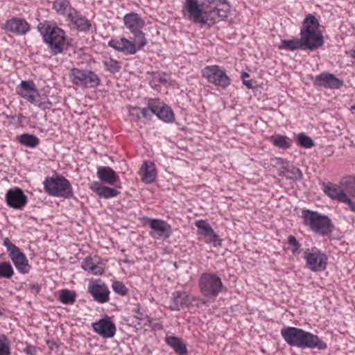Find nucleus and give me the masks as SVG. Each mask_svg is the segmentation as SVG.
I'll list each match as a JSON object with an SVG mask.
<instances>
[{
  "label": "nucleus",
  "mask_w": 355,
  "mask_h": 355,
  "mask_svg": "<svg viewBox=\"0 0 355 355\" xmlns=\"http://www.w3.org/2000/svg\"><path fill=\"white\" fill-rule=\"evenodd\" d=\"M318 19L312 15L306 16L300 31V39L303 50L315 51L324 44L323 36L317 31Z\"/></svg>",
  "instance_id": "2"
},
{
  "label": "nucleus",
  "mask_w": 355,
  "mask_h": 355,
  "mask_svg": "<svg viewBox=\"0 0 355 355\" xmlns=\"http://www.w3.org/2000/svg\"><path fill=\"white\" fill-rule=\"evenodd\" d=\"M106 70L112 73H115L120 71L121 64L119 62L112 58H108L103 62Z\"/></svg>",
  "instance_id": "38"
},
{
  "label": "nucleus",
  "mask_w": 355,
  "mask_h": 355,
  "mask_svg": "<svg viewBox=\"0 0 355 355\" xmlns=\"http://www.w3.org/2000/svg\"><path fill=\"white\" fill-rule=\"evenodd\" d=\"M166 342L177 354L183 355L187 353L186 344L180 338L169 336L166 338Z\"/></svg>",
  "instance_id": "31"
},
{
  "label": "nucleus",
  "mask_w": 355,
  "mask_h": 355,
  "mask_svg": "<svg viewBox=\"0 0 355 355\" xmlns=\"http://www.w3.org/2000/svg\"><path fill=\"white\" fill-rule=\"evenodd\" d=\"M199 286L204 295L216 297L223 288L221 279L212 273H204L200 278Z\"/></svg>",
  "instance_id": "13"
},
{
  "label": "nucleus",
  "mask_w": 355,
  "mask_h": 355,
  "mask_svg": "<svg viewBox=\"0 0 355 355\" xmlns=\"http://www.w3.org/2000/svg\"><path fill=\"white\" fill-rule=\"evenodd\" d=\"M81 267L92 275H100L104 272V267L97 257H87L82 262Z\"/></svg>",
  "instance_id": "22"
},
{
  "label": "nucleus",
  "mask_w": 355,
  "mask_h": 355,
  "mask_svg": "<svg viewBox=\"0 0 355 355\" xmlns=\"http://www.w3.org/2000/svg\"><path fill=\"white\" fill-rule=\"evenodd\" d=\"M133 311L137 313L135 317L138 320H144L148 318V315L145 313L139 304H135V307L134 308Z\"/></svg>",
  "instance_id": "46"
},
{
  "label": "nucleus",
  "mask_w": 355,
  "mask_h": 355,
  "mask_svg": "<svg viewBox=\"0 0 355 355\" xmlns=\"http://www.w3.org/2000/svg\"><path fill=\"white\" fill-rule=\"evenodd\" d=\"M343 202L346 203L349 207L350 209L355 212V202L352 201L348 196L346 197Z\"/></svg>",
  "instance_id": "49"
},
{
  "label": "nucleus",
  "mask_w": 355,
  "mask_h": 355,
  "mask_svg": "<svg viewBox=\"0 0 355 355\" xmlns=\"http://www.w3.org/2000/svg\"><path fill=\"white\" fill-rule=\"evenodd\" d=\"M97 176L103 182L114 185L119 180L116 172L109 166H99Z\"/></svg>",
  "instance_id": "27"
},
{
  "label": "nucleus",
  "mask_w": 355,
  "mask_h": 355,
  "mask_svg": "<svg viewBox=\"0 0 355 355\" xmlns=\"http://www.w3.org/2000/svg\"><path fill=\"white\" fill-rule=\"evenodd\" d=\"M94 330L103 338H112L116 331L115 324L108 316L92 324Z\"/></svg>",
  "instance_id": "21"
},
{
  "label": "nucleus",
  "mask_w": 355,
  "mask_h": 355,
  "mask_svg": "<svg viewBox=\"0 0 355 355\" xmlns=\"http://www.w3.org/2000/svg\"><path fill=\"white\" fill-rule=\"evenodd\" d=\"M29 288L35 292V294L38 293L40 290V286L38 284L34 283L29 285Z\"/></svg>",
  "instance_id": "50"
},
{
  "label": "nucleus",
  "mask_w": 355,
  "mask_h": 355,
  "mask_svg": "<svg viewBox=\"0 0 355 355\" xmlns=\"http://www.w3.org/2000/svg\"><path fill=\"white\" fill-rule=\"evenodd\" d=\"M123 21L125 26L132 33L141 30L145 24L144 21L135 12L126 14L123 17Z\"/></svg>",
  "instance_id": "26"
},
{
  "label": "nucleus",
  "mask_w": 355,
  "mask_h": 355,
  "mask_svg": "<svg viewBox=\"0 0 355 355\" xmlns=\"http://www.w3.org/2000/svg\"><path fill=\"white\" fill-rule=\"evenodd\" d=\"M288 245L294 256L300 254L302 252L301 245L295 236L290 235L288 237Z\"/></svg>",
  "instance_id": "39"
},
{
  "label": "nucleus",
  "mask_w": 355,
  "mask_h": 355,
  "mask_svg": "<svg viewBox=\"0 0 355 355\" xmlns=\"http://www.w3.org/2000/svg\"><path fill=\"white\" fill-rule=\"evenodd\" d=\"M24 352L26 354H29V355H33V354L37 353L36 348L34 346H32L30 345H27L26 346V347L24 349Z\"/></svg>",
  "instance_id": "48"
},
{
  "label": "nucleus",
  "mask_w": 355,
  "mask_h": 355,
  "mask_svg": "<svg viewBox=\"0 0 355 355\" xmlns=\"http://www.w3.org/2000/svg\"><path fill=\"white\" fill-rule=\"evenodd\" d=\"M272 144L280 148L287 149L291 146V142L286 136L277 135L271 137Z\"/></svg>",
  "instance_id": "36"
},
{
  "label": "nucleus",
  "mask_w": 355,
  "mask_h": 355,
  "mask_svg": "<svg viewBox=\"0 0 355 355\" xmlns=\"http://www.w3.org/2000/svg\"><path fill=\"white\" fill-rule=\"evenodd\" d=\"M323 191L326 195H327L330 198L333 200H337L339 202H343L346 197L347 196L345 193V191H343V187L340 186H338L333 183H329L327 184Z\"/></svg>",
  "instance_id": "29"
},
{
  "label": "nucleus",
  "mask_w": 355,
  "mask_h": 355,
  "mask_svg": "<svg viewBox=\"0 0 355 355\" xmlns=\"http://www.w3.org/2000/svg\"><path fill=\"white\" fill-rule=\"evenodd\" d=\"M112 288L113 291L121 295H125L128 294V288L125 287L124 284L119 281H115L112 283Z\"/></svg>",
  "instance_id": "44"
},
{
  "label": "nucleus",
  "mask_w": 355,
  "mask_h": 355,
  "mask_svg": "<svg viewBox=\"0 0 355 355\" xmlns=\"http://www.w3.org/2000/svg\"><path fill=\"white\" fill-rule=\"evenodd\" d=\"M148 226L153 230L159 237L168 239L171 236L172 229L171 225L160 219H149Z\"/></svg>",
  "instance_id": "25"
},
{
  "label": "nucleus",
  "mask_w": 355,
  "mask_h": 355,
  "mask_svg": "<svg viewBox=\"0 0 355 355\" xmlns=\"http://www.w3.org/2000/svg\"><path fill=\"white\" fill-rule=\"evenodd\" d=\"M67 20L72 28L80 32L87 33L92 27L90 21L75 8H70Z\"/></svg>",
  "instance_id": "16"
},
{
  "label": "nucleus",
  "mask_w": 355,
  "mask_h": 355,
  "mask_svg": "<svg viewBox=\"0 0 355 355\" xmlns=\"http://www.w3.org/2000/svg\"><path fill=\"white\" fill-rule=\"evenodd\" d=\"M286 172L287 175H286V178L287 179L297 180L302 178V173L298 168L292 166L289 170H287Z\"/></svg>",
  "instance_id": "42"
},
{
  "label": "nucleus",
  "mask_w": 355,
  "mask_h": 355,
  "mask_svg": "<svg viewBox=\"0 0 355 355\" xmlns=\"http://www.w3.org/2000/svg\"><path fill=\"white\" fill-rule=\"evenodd\" d=\"M279 48L280 49H286V50L292 51L298 50V49L303 50L300 38L289 40H282Z\"/></svg>",
  "instance_id": "34"
},
{
  "label": "nucleus",
  "mask_w": 355,
  "mask_h": 355,
  "mask_svg": "<svg viewBox=\"0 0 355 355\" xmlns=\"http://www.w3.org/2000/svg\"><path fill=\"white\" fill-rule=\"evenodd\" d=\"M281 334L291 346L318 350L325 349L327 347V343L317 335L300 328L293 327L283 328L281 330Z\"/></svg>",
  "instance_id": "1"
},
{
  "label": "nucleus",
  "mask_w": 355,
  "mask_h": 355,
  "mask_svg": "<svg viewBox=\"0 0 355 355\" xmlns=\"http://www.w3.org/2000/svg\"><path fill=\"white\" fill-rule=\"evenodd\" d=\"M135 36L134 42H131L124 37L120 40L112 39L108 45L118 51L126 54H135L137 51L147 44L145 34L141 30L132 33Z\"/></svg>",
  "instance_id": "7"
},
{
  "label": "nucleus",
  "mask_w": 355,
  "mask_h": 355,
  "mask_svg": "<svg viewBox=\"0 0 355 355\" xmlns=\"http://www.w3.org/2000/svg\"><path fill=\"white\" fill-rule=\"evenodd\" d=\"M90 189L96 193L100 198H110L117 196L120 192L115 189L103 186L98 182H93Z\"/></svg>",
  "instance_id": "28"
},
{
  "label": "nucleus",
  "mask_w": 355,
  "mask_h": 355,
  "mask_svg": "<svg viewBox=\"0 0 355 355\" xmlns=\"http://www.w3.org/2000/svg\"><path fill=\"white\" fill-rule=\"evenodd\" d=\"M202 75L207 79L208 82L223 88H225L230 85V79L218 65L207 66L202 70Z\"/></svg>",
  "instance_id": "14"
},
{
  "label": "nucleus",
  "mask_w": 355,
  "mask_h": 355,
  "mask_svg": "<svg viewBox=\"0 0 355 355\" xmlns=\"http://www.w3.org/2000/svg\"><path fill=\"white\" fill-rule=\"evenodd\" d=\"M139 173L143 182L146 184H151L155 180V168L154 164L150 161H146L142 164Z\"/></svg>",
  "instance_id": "30"
},
{
  "label": "nucleus",
  "mask_w": 355,
  "mask_h": 355,
  "mask_svg": "<svg viewBox=\"0 0 355 355\" xmlns=\"http://www.w3.org/2000/svg\"><path fill=\"white\" fill-rule=\"evenodd\" d=\"M248 77H249V74L248 73H246V72L242 73L241 78H242L243 80H245V78H248Z\"/></svg>",
  "instance_id": "53"
},
{
  "label": "nucleus",
  "mask_w": 355,
  "mask_h": 355,
  "mask_svg": "<svg viewBox=\"0 0 355 355\" xmlns=\"http://www.w3.org/2000/svg\"><path fill=\"white\" fill-rule=\"evenodd\" d=\"M141 118H144L146 119H150L152 115L153 114V113L151 112L150 109L148 107L141 108Z\"/></svg>",
  "instance_id": "47"
},
{
  "label": "nucleus",
  "mask_w": 355,
  "mask_h": 355,
  "mask_svg": "<svg viewBox=\"0 0 355 355\" xmlns=\"http://www.w3.org/2000/svg\"><path fill=\"white\" fill-rule=\"evenodd\" d=\"M38 31L52 53L57 55L63 51L66 46L65 34L55 24L47 21L40 23Z\"/></svg>",
  "instance_id": "3"
},
{
  "label": "nucleus",
  "mask_w": 355,
  "mask_h": 355,
  "mask_svg": "<svg viewBox=\"0 0 355 355\" xmlns=\"http://www.w3.org/2000/svg\"><path fill=\"white\" fill-rule=\"evenodd\" d=\"M18 141L21 144L30 148H35L40 143L39 139L35 135L26 133L19 136Z\"/></svg>",
  "instance_id": "33"
},
{
  "label": "nucleus",
  "mask_w": 355,
  "mask_h": 355,
  "mask_svg": "<svg viewBox=\"0 0 355 355\" xmlns=\"http://www.w3.org/2000/svg\"><path fill=\"white\" fill-rule=\"evenodd\" d=\"M159 81L161 83H166V80L165 79H160Z\"/></svg>",
  "instance_id": "54"
},
{
  "label": "nucleus",
  "mask_w": 355,
  "mask_h": 355,
  "mask_svg": "<svg viewBox=\"0 0 355 355\" xmlns=\"http://www.w3.org/2000/svg\"><path fill=\"white\" fill-rule=\"evenodd\" d=\"M3 28L6 32L16 35H24L31 29L30 24L25 19L17 17L6 20Z\"/></svg>",
  "instance_id": "17"
},
{
  "label": "nucleus",
  "mask_w": 355,
  "mask_h": 355,
  "mask_svg": "<svg viewBox=\"0 0 355 355\" xmlns=\"http://www.w3.org/2000/svg\"><path fill=\"white\" fill-rule=\"evenodd\" d=\"M208 7H205V17L208 20H224L228 17L230 6L227 0H207Z\"/></svg>",
  "instance_id": "11"
},
{
  "label": "nucleus",
  "mask_w": 355,
  "mask_h": 355,
  "mask_svg": "<svg viewBox=\"0 0 355 355\" xmlns=\"http://www.w3.org/2000/svg\"><path fill=\"white\" fill-rule=\"evenodd\" d=\"M69 77L74 85L87 88L96 87L101 83L99 77L94 71L87 69L73 68Z\"/></svg>",
  "instance_id": "10"
},
{
  "label": "nucleus",
  "mask_w": 355,
  "mask_h": 355,
  "mask_svg": "<svg viewBox=\"0 0 355 355\" xmlns=\"http://www.w3.org/2000/svg\"><path fill=\"white\" fill-rule=\"evenodd\" d=\"M147 105L159 119L165 122H172L174 120V114L171 108L159 99L150 98Z\"/></svg>",
  "instance_id": "15"
},
{
  "label": "nucleus",
  "mask_w": 355,
  "mask_h": 355,
  "mask_svg": "<svg viewBox=\"0 0 355 355\" xmlns=\"http://www.w3.org/2000/svg\"><path fill=\"white\" fill-rule=\"evenodd\" d=\"M88 291L94 299L99 303H105L109 301L110 291L104 284H90Z\"/></svg>",
  "instance_id": "24"
},
{
  "label": "nucleus",
  "mask_w": 355,
  "mask_h": 355,
  "mask_svg": "<svg viewBox=\"0 0 355 355\" xmlns=\"http://www.w3.org/2000/svg\"><path fill=\"white\" fill-rule=\"evenodd\" d=\"M59 300L64 304H71L76 300V293L67 289L62 290L60 293Z\"/></svg>",
  "instance_id": "37"
},
{
  "label": "nucleus",
  "mask_w": 355,
  "mask_h": 355,
  "mask_svg": "<svg viewBox=\"0 0 355 355\" xmlns=\"http://www.w3.org/2000/svg\"><path fill=\"white\" fill-rule=\"evenodd\" d=\"M340 185L347 196L355 197V178L352 176L343 178L340 181Z\"/></svg>",
  "instance_id": "32"
},
{
  "label": "nucleus",
  "mask_w": 355,
  "mask_h": 355,
  "mask_svg": "<svg viewBox=\"0 0 355 355\" xmlns=\"http://www.w3.org/2000/svg\"><path fill=\"white\" fill-rule=\"evenodd\" d=\"M298 143L301 146L306 148H311L313 146L312 139L304 133H300L298 135Z\"/></svg>",
  "instance_id": "43"
},
{
  "label": "nucleus",
  "mask_w": 355,
  "mask_h": 355,
  "mask_svg": "<svg viewBox=\"0 0 355 355\" xmlns=\"http://www.w3.org/2000/svg\"><path fill=\"white\" fill-rule=\"evenodd\" d=\"M191 304L189 297L184 291H175L173 293L171 298L169 309L172 311H180L187 307Z\"/></svg>",
  "instance_id": "23"
},
{
  "label": "nucleus",
  "mask_w": 355,
  "mask_h": 355,
  "mask_svg": "<svg viewBox=\"0 0 355 355\" xmlns=\"http://www.w3.org/2000/svg\"><path fill=\"white\" fill-rule=\"evenodd\" d=\"M3 245L6 248L8 257L11 259L16 269L21 274H27L31 266L23 252L19 247L12 243L8 238L3 239Z\"/></svg>",
  "instance_id": "8"
},
{
  "label": "nucleus",
  "mask_w": 355,
  "mask_h": 355,
  "mask_svg": "<svg viewBox=\"0 0 355 355\" xmlns=\"http://www.w3.org/2000/svg\"><path fill=\"white\" fill-rule=\"evenodd\" d=\"M243 83L249 89H251L253 87L252 80H243Z\"/></svg>",
  "instance_id": "51"
},
{
  "label": "nucleus",
  "mask_w": 355,
  "mask_h": 355,
  "mask_svg": "<svg viewBox=\"0 0 355 355\" xmlns=\"http://www.w3.org/2000/svg\"><path fill=\"white\" fill-rule=\"evenodd\" d=\"M289 169H290V168H288V167H285V166L281 167V168H280V174L283 175L284 176L286 177V175H287L286 171L289 170Z\"/></svg>",
  "instance_id": "52"
},
{
  "label": "nucleus",
  "mask_w": 355,
  "mask_h": 355,
  "mask_svg": "<svg viewBox=\"0 0 355 355\" xmlns=\"http://www.w3.org/2000/svg\"><path fill=\"white\" fill-rule=\"evenodd\" d=\"M313 81L315 86L331 89H339L343 85L342 80L327 72L322 73L315 76Z\"/></svg>",
  "instance_id": "18"
},
{
  "label": "nucleus",
  "mask_w": 355,
  "mask_h": 355,
  "mask_svg": "<svg viewBox=\"0 0 355 355\" xmlns=\"http://www.w3.org/2000/svg\"><path fill=\"white\" fill-rule=\"evenodd\" d=\"M352 109H354V110H355V105L352 107Z\"/></svg>",
  "instance_id": "55"
},
{
  "label": "nucleus",
  "mask_w": 355,
  "mask_h": 355,
  "mask_svg": "<svg viewBox=\"0 0 355 355\" xmlns=\"http://www.w3.org/2000/svg\"><path fill=\"white\" fill-rule=\"evenodd\" d=\"M10 341L4 335L0 336V355H10Z\"/></svg>",
  "instance_id": "41"
},
{
  "label": "nucleus",
  "mask_w": 355,
  "mask_h": 355,
  "mask_svg": "<svg viewBox=\"0 0 355 355\" xmlns=\"http://www.w3.org/2000/svg\"><path fill=\"white\" fill-rule=\"evenodd\" d=\"M205 7H208L207 0L203 1L200 5L198 0H185L182 11L189 20L196 24L205 25L207 24Z\"/></svg>",
  "instance_id": "9"
},
{
  "label": "nucleus",
  "mask_w": 355,
  "mask_h": 355,
  "mask_svg": "<svg viewBox=\"0 0 355 355\" xmlns=\"http://www.w3.org/2000/svg\"><path fill=\"white\" fill-rule=\"evenodd\" d=\"M304 259L306 266L311 271L320 272L326 269L327 265V256L316 247L306 249L304 252Z\"/></svg>",
  "instance_id": "12"
},
{
  "label": "nucleus",
  "mask_w": 355,
  "mask_h": 355,
  "mask_svg": "<svg viewBox=\"0 0 355 355\" xmlns=\"http://www.w3.org/2000/svg\"><path fill=\"white\" fill-rule=\"evenodd\" d=\"M6 200L8 205L15 209H21L27 203V197L19 188L8 190Z\"/></svg>",
  "instance_id": "20"
},
{
  "label": "nucleus",
  "mask_w": 355,
  "mask_h": 355,
  "mask_svg": "<svg viewBox=\"0 0 355 355\" xmlns=\"http://www.w3.org/2000/svg\"><path fill=\"white\" fill-rule=\"evenodd\" d=\"M196 226L198 227V234L204 237V241L207 243H214V245H220L221 240L214 232L211 225L205 220H199L196 222Z\"/></svg>",
  "instance_id": "19"
},
{
  "label": "nucleus",
  "mask_w": 355,
  "mask_h": 355,
  "mask_svg": "<svg viewBox=\"0 0 355 355\" xmlns=\"http://www.w3.org/2000/svg\"><path fill=\"white\" fill-rule=\"evenodd\" d=\"M13 274V268L9 262H2L0 263V277L10 279Z\"/></svg>",
  "instance_id": "40"
},
{
  "label": "nucleus",
  "mask_w": 355,
  "mask_h": 355,
  "mask_svg": "<svg viewBox=\"0 0 355 355\" xmlns=\"http://www.w3.org/2000/svg\"><path fill=\"white\" fill-rule=\"evenodd\" d=\"M53 8L58 14L62 15H67V13L69 12L70 8H73L67 0L55 1L53 4Z\"/></svg>",
  "instance_id": "35"
},
{
  "label": "nucleus",
  "mask_w": 355,
  "mask_h": 355,
  "mask_svg": "<svg viewBox=\"0 0 355 355\" xmlns=\"http://www.w3.org/2000/svg\"><path fill=\"white\" fill-rule=\"evenodd\" d=\"M127 109L130 116L132 117V120L137 121L141 119V108L129 105Z\"/></svg>",
  "instance_id": "45"
},
{
  "label": "nucleus",
  "mask_w": 355,
  "mask_h": 355,
  "mask_svg": "<svg viewBox=\"0 0 355 355\" xmlns=\"http://www.w3.org/2000/svg\"><path fill=\"white\" fill-rule=\"evenodd\" d=\"M44 189L49 195L69 199L73 198V192L71 183L64 177H46L44 182Z\"/></svg>",
  "instance_id": "5"
},
{
  "label": "nucleus",
  "mask_w": 355,
  "mask_h": 355,
  "mask_svg": "<svg viewBox=\"0 0 355 355\" xmlns=\"http://www.w3.org/2000/svg\"><path fill=\"white\" fill-rule=\"evenodd\" d=\"M17 92L21 97L42 110H45L51 107V103L40 96L32 80H22L17 87Z\"/></svg>",
  "instance_id": "6"
},
{
  "label": "nucleus",
  "mask_w": 355,
  "mask_h": 355,
  "mask_svg": "<svg viewBox=\"0 0 355 355\" xmlns=\"http://www.w3.org/2000/svg\"><path fill=\"white\" fill-rule=\"evenodd\" d=\"M302 218L304 225L317 234L328 236L335 229L331 220L327 216L317 211L304 209L302 212Z\"/></svg>",
  "instance_id": "4"
}]
</instances>
